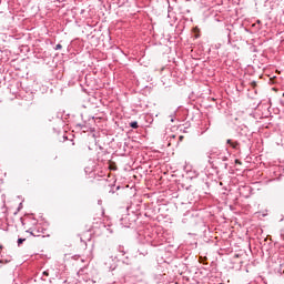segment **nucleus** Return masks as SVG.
<instances>
[{
  "instance_id": "nucleus-1",
  "label": "nucleus",
  "mask_w": 284,
  "mask_h": 284,
  "mask_svg": "<svg viewBox=\"0 0 284 284\" xmlns=\"http://www.w3.org/2000/svg\"><path fill=\"white\" fill-rule=\"evenodd\" d=\"M130 126L133 128V130H136V128H139V122H131Z\"/></svg>"
},
{
  "instance_id": "nucleus-2",
  "label": "nucleus",
  "mask_w": 284,
  "mask_h": 284,
  "mask_svg": "<svg viewBox=\"0 0 284 284\" xmlns=\"http://www.w3.org/2000/svg\"><path fill=\"white\" fill-rule=\"evenodd\" d=\"M231 148H233V150H236V148H239V142H233L231 144Z\"/></svg>"
},
{
  "instance_id": "nucleus-3",
  "label": "nucleus",
  "mask_w": 284,
  "mask_h": 284,
  "mask_svg": "<svg viewBox=\"0 0 284 284\" xmlns=\"http://www.w3.org/2000/svg\"><path fill=\"white\" fill-rule=\"evenodd\" d=\"M24 241H26V239H19L18 240V245H22Z\"/></svg>"
},
{
  "instance_id": "nucleus-4",
  "label": "nucleus",
  "mask_w": 284,
  "mask_h": 284,
  "mask_svg": "<svg viewBox=\"0 0 284 284\" xmlns=\"http://www.w3.org/2000/svg\"><path fill=\"white\" fill-rule=\"evenodd\" d=\"M61 48H63V45H61V44L55 45V50H61Z\"/></svg>"
},
{
  "instance_id": "nucleus-5",
  "label": "nucleus",
  "mask_w": 284,
  "mask_h": 284,
  "mask_svg": "<svg viewBox=\"0 0 284 284\" xmlns=\"http://www.w3.org/2000/svg\"><path fill=\"white\" fill-rule=\"evenodd\" d=\"M110 170H116V165H110Z\"/></svg>"
},
{
  "instance_id": "nucleus-6",
  "label": "nucleus",
  "mask_w": 284,
  "mask_h": 284,
  "mask_svg": "<svg viewBox=\"0 0 284 284\" xmlns=\"http://www.w3.org/2000/svg\"><path fill=\"white\" fill-rule=\"evenodd\" d=\"M226 143H227L229 145H232L234 142H232V140H227Z\"/></svg>"
},
{
  "instance_id": "nucleus-7",
  "label": "nucleus",
  "mask_w": 284,
  "mask_h": 284,
  "mask_svg": "<svg viewBox=\"0 0 284 284\" xmlns=\"http://www.w3.org/2000/svg\"><path fill=\"white\" fill-rule=\"evenodd\" d=\"M43 275H44V276H50V273H48V271H44V272H43Z\"/></svg>"
},
{
  "instance_id": "nucleus-8",
  "label": "nucleus",
  "mask_w": 284,
  "mask_h": 284,
  "mask_svg": "<svg viewBox=\"0 0 284 284\" xmlns=\"http://www.w3.org/2000/svg\"><path fill=\"white\" fill-rule=\"evenodd\" d=\"M251 85H252L253 88H256V82H252Z\"/></svg>"
},
{
  "instance_id": "nucleus-9",
  "label": "nucleus",
  "mask_w": 284,
  "mask_h": 284,
  "mask_svg": "<svg viewBox=\"0 0 284 284\" xmlns=\"http://www.w3.org/2000/svg\"><path fill=\"white\" fill-rule=\"evenodd\" d=\"M183 139H185L183 135H180L179 140L183 141Z\"/></svg>"
},
{
  "instance_id": "nucleus-10",
  "label": "nucleus",
  "mask_w": 284,
  "mask_h": 284,
  "mask_svg": "<svg viewBox=\"0 0 284 284\" xmlns=\"http://www.w3.org/2000/svg\"><path fill=\"white\" fill-rule=\"evenodd\" d=\"M235 163H237L239 165H241V162L239 160H235Z\"/></svg>"
}]
</instances>
